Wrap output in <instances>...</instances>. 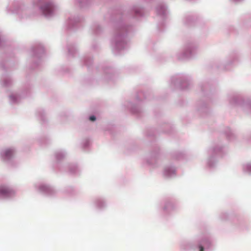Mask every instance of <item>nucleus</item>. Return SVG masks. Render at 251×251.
<instances>
[{
  "label": "nucleus",
  "instance_id": "obj_1",
  "mask_svg": "<svg viewBox=\"0 0 251 251\" xmlns=\"http://www.w3.org/2000/svg\"><path fill=\"white\" fill-rule=\"evenodd\" d=\"M0 194L5 197H10L14 194V191L5 186H0Z\"/></svg>",
  "mask_w": 251,
  "mask_h": 251
},
{
  "label": "nucleus",
  "instance_id": "obj_2",
  "mask_svg": "<svg viewBox=\"0 0 251 251\" xmlns=\"http://www.w3.org/2000/svg\"><path fill=\"white\" fill-rule=\"evenodd\" d=\"M43 12L45 15L50 14L52 11V6L50 4H48L42 7Z\"/></svg>",
  "mask_w": 251,
  "mask_h": 251
},
{
  "label": "nucleus",
  "instance_id": "obj_3",
  "mask_svg": "<svg viewBox=\"0 0 251 251\" xmlns=\"http://www.w3.org/2000/svg\"><path fill=\"white\" fill-rule=\"evenodd\" d=\"M13 151L11 149H8L5 151V155L7 157H10L13 154Z\"/></svg>",
  "mask_w": 251,
  "mask_h": 251
},
{
  "label": "nucleus",
  "instance_id": "obj_4",
  "mask_svg": "<svg viewBox=\"0 0 251 251\" xmlns=\"http://www.w3.org/2000/svg\"><path fill=\"white\" fill-rule=\"evenodd\" d=\"M89 119L92 121H94L96 120V117L94 116H92L90 117Z\"/></svg>",
  "mask_w": 251,
  "mask_h": 251
},
{
  "label": "nucleus",
  "instance_id": "obj_5",
  "mask_svg": "<svg viewBox=\"0 0 251 251\" xmlns=\"http://www.w3.org/2000/svg\"><path fill=\"white\" fill-rule=\"evenodd\" d=\"M199 248H200V251H204L203 247L202 246H200Z\"/></svg>",
  "mask_w": 251,
  "mask_h": 251
}]
</instances>
